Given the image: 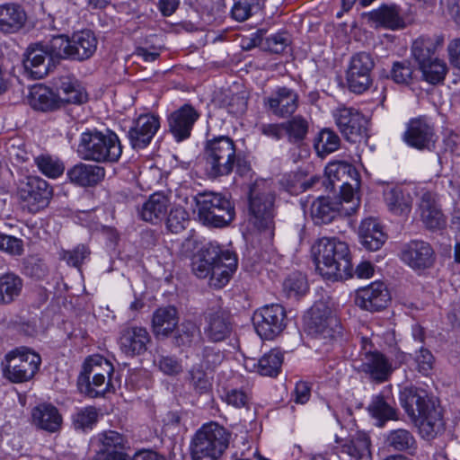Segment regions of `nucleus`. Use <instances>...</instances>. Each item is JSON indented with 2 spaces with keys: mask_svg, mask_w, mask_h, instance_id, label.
Instances as JSON below:
<instances>
[{
  "mask_svg": "<svg viewBox=\"0 0 460 460\" xmlns=\"http://www.w3.org/2000/svg\"><path fill=\"white\" fill-rule=\"evenodd\" d=\"M275 193L265 181H256L249 191V210L259 229L270 228L275 215Z\"/></svg>",
  "mask_w": 460,
  "mask_h": 460,
  "instance_id": "1a4fd4ad",
  "label": "nucleus"
},
{
  "mask_svg": "<svg viewBox=\"0 0 460 460\" xmlns=\"http://www.w3.org/2000/svg\"><path fill=\"white\" fill-rule=\"evenodd\" d=\"M189 221V213L181 207L176 206L171 208L167 219L166 227L172 234H179L185 229V226Z\"/></svg>",
  "mask_w": 460,
  "mask_h": 460,
  "instance_id": "13d9d810",
  "label": "nucleus"
},
{
  "mask_svg": "<svg viewBox=\"0 0 460 460\" xmlns=\"http://www.w3.org/2000/svg\"><path fill=\"white\" fill-rule=\"evenodd\" d=\"M209 274V285L215 288L225 287L237 268V257L234 252L223 250L220 260H217Z\"/></svg>",
  "mask_w": 460,
  "mask_h": 460,
  "instance_id": "bb28decb",
  "label": "nucleus"
},
{
  "mask_svg": "<svg viewBox=\"0 0 460 460\" xmlns=\"http://www.w3.org/2000/svg\"><path fill=\"white\" fill-rule=\"evenodd\" d=\"M90 255V250L84 244H79L73 250H63L60 253L62 260L70 266L79 268Z\"/></svg>",
  "mask_w": 460,
  "mask_h": 460,
  "instance_id": "338daca9",
  "label": "nucleus"
},
{
  "mask_svg": "<svg viewBox=\"0 0 460 460\" xmlns=\"http://www.w3.org/2000/svg\"><path fill=\"white\" fill-rule=\"evenodd\" d=\"M17 197L24 208L37 213L46 208L52 198V188L38 176H27L17 186Z\"/></svg>",
  "mask_w": 460,
  "mask_h": 460,
  "instance_id": "9d476101",
  "label": "nucleus"
},
{
  "mask_svg": "<svg viewBox=\"0 0 460 460\" xmlns=\"http://www.w3.org/2000/svg\"><path fill=\"white\" fill-rule=\"evenodd\" d=\"M23 56V67L28 76L32 79H41L49 74L53 59L45 45L31 44Z\"/></svg>",
  "mask_w": 460,
  "mask_h": 460,
  "instance_id": "f3484780",
  "label": "nucleus"
},
{
  "mask_svg": "<svg viewBox=\"0 0 460 460\" xmlns=\"http://www.w3.org/2000/svg\"><path fill=\"white\" fill-rule=\"evenodd\" d=\"M370 415L378 420V426L383 427L390 420H397V411L385 399L384 395L378 394L372 399L367 408Z\"/></svg>",
  "mask_w": 460,
  "mask_h": 460,
  "instance_id": "49530a36",
  "label": "nucleus"
},
{
  "mask_svg": "<svg viewBox=\"0 0 460 460\" xmlns=\"http://www.w3.org/2000/svg\"><path fill=\"white\" fill-rule=\"evenodd\" d=\"M252 323L261 339L273 340L287 326L286 310L278 304L262 306L254 312Z\"/></svg>",
  "mask_w": 460,
  "mask_h": 460,
  "instance_id": "9b49d317",
  "label": "nucleus"
},
{
  "mask_svg": "<svg viewBox=\"0 0 460 460\" xmlns=\"http://www.w3.org/2000/svg\"><path fill=\"white\" fill-rule=\"evenodd\" d=\"M99 417V410L93 406H88L78 410L74 417L73 421L75 429H92L97 422Z\"/></svg>",
  "mask_w": 460,
  "mask_h": 460,
  "instance_id": "052dcab7",
  "label": "nucleus"
},
{
  "mask_svg": "<svg viewBox=\"0 0 460 460\" xmlns=\"http://www.w3.org/2000/svg\"><path fill=\"white\" fill-rule=\"evenodd\" d=\"M40 356L28 348L21 347L5 356L4 376L13 383H23L31 379L40 368Z\"/></svg>",
  "mask_w": 460,
  "mask_h": 460,
  "instance_id": "6e6552de",
  "label": "nucleus"
},
{
  "mask_svg": "<svg viewBox=\"0 0 460 460\" xmlns=\"http://www.w3.org/2000/svg\"><path fill=\"white\" fill-rule=\"evenodd\" d=\"M231 433L216 422L204 424L190 443L192 460H218L229 446Z\"/></svg>",
  "mask_w": 460,
  "mask_h": 460,
  "instance_id": "20e7f679",
  "label": "nucleus"
},
{
  "mask_svg": "<svg viewBox=\"0 0 460 460\" xmlns=\"http://www.w3.org/2000/svg\"><path fill=\"white\" fill-rule=\"evenodd\" d=\"M222 249L216 243H209L204 246L192 261V271L200 279L209 276L217 260H220Z\"/></svg>",
  "mask_w": 460,
  "mask_h": 460,
  "instance_id": "e433bc0d",
  "label": "nucleus"
},
{
  "mask_svg": "<svg viewBox=\"0 0 460 460\" xmlns=\"http://www.w3.org/2000/svg\"><path fill=\"white\" fill-rule=\"evenodd\" d=\"M200 336V331L192 321H183L178 328L173 342L177 347H190Z\"/></svg>",
  "mask_w": 460,
  "mask_h": 460,
  "instance_id": "864d4df0",
  "label": "nucleus"
},
{
  "mask_svg": "<svg viewBox=\"0 0 460 460\" xmlns=\"http://www.w3.org/2000/svg\"><path fill=\"white\" fill-rule=\"evenodd\" d=\"M265 0H237L231 9V16L241 22L258 13L263 9Z\"/></svg>",
  "mask_w": 460,
  "mask_h": 460,
  "instance_id": "09e8293b",
  "label": "nucleus"
},
{
  "mask_svg": "<svg viewBox=\"0 0 460 460\" xmlns=\"http://www.w3.org/2000/svg\"><path fill=\"white\" fill-rule=\"evenodd\" d=\"M27 101L32 109L40 111H50L60 107L59 97L43 84L33 85L30 89Z\"/></svg>",
  "mask_w": 460,
  "mask_h": 460,
  "instance_id": "c9c22d12",
  "label": "nucleus"
},
{
  "mask_svg": "<svg viewBox=\"0 0 460 460\" xmlns=\"http://www.w3.org/2000/svg\"><path fill=\"white\" fill-rule=\"evenodd\" d=\"M400 402L410 419L419 424L423 436L433 438L442 429L441 411L426 391L414 386L404 387L400 393Z\"/></svg>",
  "mask_w": 460,
  "mask_h": 460,
  "instance_id": "f03ea898",
  "label": "nucleus"
},
{
  "mask_svg": "<svg viewBox=\"0 0 460 460\" xmlns=\"http://www.w3.org/2000/svg\"><path fill=\"white\" fill-rule=\"evenodd\" d=\"M66 175L72 183L81 187H93L103 180L105 170L99 165L79 163L68 169Z\"/></svg>",
  "mask_w": 460,
  "mask_h": 460,
  "instance_id": "c85d7f7f",
  "label": "nucleus"
},
{
  "mask_svg": "<svg viewBox=\"0 0 460 460\" xmlns=\"http://www.w3.org/2000/svg\"><path fill=\"white\" fill-rule=\"evenodd\" d=\"M179 323L178 310L173 305L157 308L152 318V330L156 337H168Z\"/></svg>",
  "mask_w": 460,
  "mask_h": 460,
  "instance_id": "7c9ffc66",
  "label": "nucleus"
},
{
  "mask_svg": "<svg viewBox=\"0 0 460 460\" xmlns=\"http://www.w3.org/2000/svg\"><path fill=\"white\" fill-rule=\"evenodd\" d=\"M283 363V354L278 349H273L264 354L259 360L252 358L244 359V367L252 372H256L261 376H276L280 371Z\"/></svg>",
  "mask_w": 460,
  "mask_h": 460,
  "instance_id": "cd10ccee",
  "label": "nucleus"
},
{
  "mask_svg": "<svg viewBox=\"0 0 460 460\" xmlns=\"http://www.w3.org/2000/svg\"><path fill=\"white\" fill-rule=\"evenodd\" d=\"M307 288L305 276L298 272L289 275L283 283V290L288 297L304 295Z\"/></svg>",
  "mask_w": 460,
  "mask_h": 460,
  "instance_id": "bf43d9fd",
  "label": "nucleus"
},
{
  "mask_svg": "<svg viewBox=\"0 0 460 460\" xmlns=\"http://www.w3.org/2000/svg\"><path fill=\"white\" fill-rule=\"evenodd\" d=\"M401 259L412 269L424 270L433 265L435 252L429 243L412 240L402 246Z\"/></svg>",
  "mask_w": 460,
  "mask_h": 460,
  "instance_id": "a211bd4d",
  "label": "nucleus"
},
{
  "mask_svg": "<svg viewBox=\"0 0 460 460\" xmlns=\"http://www.w3.org/2000/svg\"><path fill=\"white\" fill-rule=\"evenodd\" d=\"M113 371L112 364L102 356L87 358L77 379L80 393L91 398L104 395L111 385Z\"/></svg>",
  "mask_w": 460,
  "mask_h": 460,
  "instance_id": "39448f33",
  "label": "nucleus"
},
{
  "mask_svg": "<svg viewBox=\"0 0 460 460\" xmlns=\"http://www.w3.org/2000/svg\"><path fill=\"white\" fill-rule=\"evenodd\" d=\"M326 180L323 181V184H326L327 188L335 190L339 185H345L352 180L358 185V172L356 169L347 163H335L330 164L325 169Z\"/></svg>",
  "mask_w": 460,
  "mask_h": 460,
  "instance_id": "4c0bfd02",
  "label": "nucleus"
},
{
  "mask_svg": "<svg viewBox=\"0 0 460 460\" xmlns=\"http://www.w3.org/2000/svg\"><path fill=\"white\" fill-rule=\"evenodd\" d=\"M340 443L341 453L347 454L352 459L359 460L370 456V438L365 432H356L348 438L341 439Z\"/></svg>",
  "mask_w": 460,
  "mask_h": 460,
  "instance_id": "58836bf2",
  "label": "nucleus"
},
{
  "mask_svg": "<svg viewBox=\"0 0 460 460\" xmlns=\"http://www.w3.org/2000/svg\"><path fill=\"white\" fill-rule=\"evenodd\" d=\"M98 440L100 447L96 455L102 456L127 455L124 452L127 440L120 433L115 430H105L98 435Z\"/></svg>",
  "mask_w": 460,
  "mask_h": 460,
  "instance_id": "79ce46f5",
  "label": "nucleus"
},
{
  "mask_svg": "<svg viewBox=\"0 0 460 460\" xmlns=\"http://www.w3.org/2000/svg\"><path fill=\"white\" fill-rule=\"evenodd\" d=\"M425 81L431 84H437L444 81L447 73V66L445 61L438 58L419 66Z\"/></svg>",
  "mask_w": 460,
  "mask_h": 460,
  "instance_id": "8fccbe9b",
  "label": "nucleus"
},
{
  "mask_svg": "<svg viewBox=\"0 0 460 460\" xmlns=\"http://www.w3.org/2000/svg\"><path fill=\"white\" fill-rule=\"evenodd\" d=\"M415 369L422 376H430L434 365L435 358L431 351L424 347H420L414 354Z\"/></svg>",
  "mask_w": 460,
  "mask_h": 460,
  "instance_id": "680f3d73",
  "label": "nucleus"
},
{
  "mask_svg": "<svg viewBox=\"0 0 460 460\" xmlns=\"http://www.w3.org/2000/svg\"><path fill=\"white\" fill-rule=\"evenodd\" d=\"M160 128V120L153 114L140 115L128 130V137L134 149H142L148 146Z\"/></svg>",
  "mask_w": 460,
  "mask_h": 460,
  "instance_id": "412c9836",
  "label": "nucleus"
},
{
  "mask_svg": "<svg viewBox=\"0 0 460 460\" xmlns=\"http://www.w3.org/2000/svg\"><path fill=\"white\" fill-rule=\"evenodd\" d=\"M413 68L407 60L394 62L391 70V78L400 84L408 85L412 81Z\"/></svg>",
  "mask_w": 460,
  "mask_h": 460,
  "instance_id": "69168bd1",
  "label": "nucleus"
},
{
  "mask_svg": "<svg viewBox=\"0 0 460 460\" xmlns=\"http://www.w3.org/2000/svg\"><path fill=\"white\" fill-rule=\"evenodd\" d=\"M309 332L324 342L336 339L341 334L339 320L324 304H315L309 312Z\"/></svg>",
  "mask_w": 460,
  "mask_h": 460,
  "instance_id": "ddd939ff",
  "label": "nucleus"
},
{
  "mask_svg": "<svg viewBox=\"0 0 460 460\" xmlns=\"http://www.w3.org/2000/svg\"><path fill=\"white\" fill-rule=\"evenodd\" d=\"M27 13L22 5L9 2L0 4V32L13 34L20 31L27 22Z\"/></svg>",
  "mask_w": 460,
  "mask_h": 460,
  "instance_id": "a878e982",
  "label": "nucleus"
},
{
  "mask_svg": "<svg viewBox=\"0 0 460 460\" xmlns=\"http://www.w3.org/2000/svg\"><path fill=\"white\" fill-rule=\"evenodd\" d=\"M150 341L151 337L146 328L128 326L122 329L119 343L124 354L134 357L143 354Z\"/></svg>",
  "mask_w": 460,
  "mask_h": 460,
  "instance_id": "b1692460",
  "label": "nucleus"
},
{
  "mask_svg": "<svg viewBox=\"0 0 460 460\" xmlns=\"http://www.w3.org/2000/svg\"><path fill=\"white\" fill-rule=\"evenodd\" d=\"M58 96L60 99V105L66 103H83L87 100L85 93L69 81H63L58 89Z\"/></svg>",
  "mask_w": 460,
  "mask_h": 460,
  "instance_id": "6e6d98bb",
  "label": "nucleus"
},
{
  "mask_svg": "<svg viewBox=\"0 0 460 460\" xmlns=\"http://www.w3.org/2000/svg\"><path fill=\"white\" fill-rule=\"evenodd\" d=\"M284 132L288 135L291 143L302 142L308 132V121L300 115L293 117L291 119L283 122Z\"/></svg>",
  "mask_w": 460,
  "mask_h": 460,
  "instance_id": "603ef678",
  "label": "nucleus"
},
{
  "mask_svg": "<svg viewBox=\"0 0 460 460\" xmlns=\"http://www.w3.org/2000/svg\"><path fill=\"white\" fill-rule=\"evenodd\" d=\"M356 363L358 365L355 367L358 372L364 373L371 381L378 384L386 382L394 372L391 362L378 350L361 352Z\"/></svg>",
  "mask_w": 460,
  "mask_h": 460,
  "instance_id": "2eb2a0df",
  "label": "nucleus"
},
{
  "mask_svg": "<svg viewBox=\"0 0 460 460\" xmlns=\"http://www.w3.org/2000/svg\"><path fill=\"white\" fill-rule=\"evenodd\" d=\"M361 244L368 251H377L385 243L386 235L376 219H364L358 228Z\"/></svg>",
  "mask_w": 460,
  "mask_h": 460,
  "instance_id": "72a5a7b5",
  "label": "nucleus"
},
{
  "mask_svg": "<svg viewBox=\"0 0 460 460\" xmlns=\"http://www.w3.org/2000/svg\"><path fill=\"white\" fill-rule=\"evenodd\" d=\"M341 139L339 136L330 128H323L318 134L314 143L317 154L323 157L328 154L336 151L340 147Z\"/></svg>",
  "mask_w": 460,
  "mask_h": 460,
  "instance_id": "3c124183",
  "label": "nucleus"
},
{
  "mask_svg": "<svg viewBox=\"0 0 460 460\" xmlns=\"http://www.w3.org/2000/svg\"><path fill=\"white\" fill-rule=\"evenodd\" d=\"M155 364L168 376H176L182 372L181 363L175 357L160 355L155 358Z\"/></svg>",
  "mask_w": 460,
  "mask_h": 460,
  "instance_id": "774afa93",
  "label": "nucleus"
},
{
  "mask_svg": "<svg viewBox=\"0 0 460 460\" xmlns=\"http://www.w3.org/2000/svg\"><path fill=\"white\" fill-rule=\"evenodd\" d=\"M390 295L383 282H373L356 291L355 304L367 311H379L387 306Z\"/></svg>",
  "mask_w": 460,
  "mask_h": 460,
  "instance_id": "aec40b11",
  "label": "nucleus"
},
{
  "mask_svg": "<svg viewBox=\"0 0 460 460\" xmlns=\"http://www.w3.org/2000/svg\"><path fill=\"white\" fill-rule=\"evenodd\" d=\"M199 220L205 226L224 227L234 218L232 202L221 193L204 191L195 198Z\"/></svg>",
  "mask_w": 460,
  "mask_h": 460,
  "instance_id": "423d86ee",
  "label": "nucleus"
},
{
  "mask_svg": "<svg viewBox=\"0 0 460 460\" xmlns=\"http://www.w3.org/2000/svg\"><path fill=\"white\" fill-rule=\"evenodd\" d=\"M404 140L417 149H430L436 141L434 128L422 118L413 119L408 124Z\"/></svg>",
  "mask_w": 460,
  "mask_h": 460,
  "instance_id": "5701e85b",
  "label": "nucleus"
},
{
  "mask_svg": "<svg viewBox=\"0 0 460 460\" xmlns=\"http://www.w3.org/2000/svg\"><path fill=\"white\" fill-rule=\"evenodd\" d=\"M343 213L338 202L320 197L311 205V217L315 225L328 224Z\"/></svg>",
  "mask_w": 460,
  "mask_h": 460,
  "instance_id": "a19ab883",
  "label": "nucleus"
},
{
  "mask_svg": "<svg viewBox=\"0 0 460 460\" xmlns=\"http://www.w3.org/2000/svg\"><path fill=\"white\" fill-rule=\"evenodd\" d=\"M205 333L208 338L218 342L226 339L232 332L231 315L222 307H211L204 313Z\"/></svg>",
  "mask_w": 460,
  "mask_h": 460,
  "instance_id": "6ab92c4d",
  "label": "nucleus"
},
{
  "mask_svg": "<svg viewBox=\"0 0 460 460\" xmlns=\"http://www.w3.org/2000/svg\"><path fill=\"white\" fill-rule=\"evenodd\" d=\"M169 206L168 197L161 192H156L144 202L138 210V215L144 221L157 224L167 215Z\"/></svg>",
  "mask_w": 460,
  "mask_h": 460,
  "instance_id": "2f4dec72",
  "label": "nucleus"
},
{
  "mask_svg": "<svg viewBox=\"0 0 460 460\" xmlns=\"http://www.w3.org/2000/svg\"><path fill=\"white\" fill-rule=\"evenodd\" d=\"M375 67V60L367 52L354 54L349 61L346 81L349 89L358 94L366 92L372 84V70Z\"/></svg>",
  "mask_w": 460,
  "mask_h": 460,
  "instance_id": "f8f14e48",
  "label": "nucleus"
},
{
  "mask_svg": "<svg viewBox=\"0 0 460 460\" xmlns=\"http://www.w3.org/2000/svg\"><path fill=\"white\" fill-rule=\"evenodd\" d=\"M338 188L341 190V202L338 204L345 215H350L359 205L358 199L355 197L354 188L350 182L339 185Z\"/></svg>",
  "mask_w": 460,
  "mask_h": 460,
  "instance_id": "e2e57ef3",
  "label": "nucleus"
},
{
  "mask_svg": "<svg viewBox=\"0 0 460 460\" xmlns=\"http://www.w3.org/2000/svg\"><path fill=\"white\" fill-rule=\"evenodd\" d=\"M31 419L37 428L48 432L58 431L62 424V417L58 410L49 403H41L34 407Z\"/></svg>",
  "mask_w": 460,
  "mask_h": 460,
  "instance_id": "473e14b6",
  "label": "nucleus"
},
{
  "mask_svg": "<svg viewBox=\"0 0 460 460\" xmlns=\"http://www.w3.org/2000/svg\"><path fill=\"white\" fill-rule=\"evenodd\" d=\"M333 116L337 127L348 141L357 143L367 137L368 121L358 110L341 107Z\"/></svg>",
  "mask_w": 460,
  "mask_h": 460,
  "instance_id": "4468645a",
  "label": "nucleus"
},
{
  "mask_svg": "<svg viewBox=\"0 0 460 460\" xmlns=\"http://www.w3.org/2000/svg\"><path fill=\"white\" fill-rule=\"evenodd\" d=\"M316 270L332 280L346 279L352 276V264L349 246L336 238L319 239L311 249Z\"/></svg>",
  "mask_w": 460,
  "mask_h": 460,
  "instance_id": "f257e3e1",
  "label": "nucleus"
},
{
  "mask_svg": "<svg viewBox=\"0 0 460 460\" xmlns=\"http://www.w3.org/2000/svg\"><path fill=\"white\" fill-rule=\"evenodd\" d=\"M199 117V112L190 104H184L169 116V128L177 141H181L190 137L193 125Z\"/></svg>",
  "mask_w": 460,
  "mask_h": 460,
  "instance_id": "393cba45",
  "label": "nucleus"
},
{
  "mask_svg": "<svg viewBox=\"0 0 460 460\" xmlns=\"http://www.w3.org/2000/svg\"><path fill=\"white\" fill-rule=\"evenodd\" d=\"M436 42L430 38L420 37L414 40L411 47V55L419 66L429 61L438 59L435 57Z\"/></svg>",
  "mask_w": 460,
  "mask_h": 460,
  "instance_id": "de8ad7c7",
  "label": "nucleus"
},
{
  "mask_svg": "<svg viewBox=\"0 0 460 460\" xmlns=\"http://www.w3.org/2000/svg\"><path fill=\"white\" fill-rule=\"evenodd\" d=\"M35 164L38 169L49 178L60 176L65 170L63 163L50 155H40L36 157Z\"/></svg>",
  "mask_w": 460,
  "mask_h": 460,
  "instance_id": "4d7b16f0",
  "label": "nucleus"
},
{
  "mask_svg": "<svg viewBox=\"0 0 460 460\" xmlns=\"http://www.w3.org/2000/svg\"><path fill=\"white\" fill-rule=\"evenodd\" d=\"M420 218L427 228L431 230L441 229L446 226V218L438 208L435 195L431 192H424L419 202Z\"/></svg>",
  "mask_w": 460,
  "mask_h": 460,
  "instance_id": "c756f323",
  "label": "nucleus"
},
{
  "mask_svg": "<svg viewBox=\"0 0 460 460\" xmlns=\"http://www.w3.org/2000/svg\"><path fill=\"white\" fill-rule=\"evenodd\" d=\"M72 37L65 35L55 36L49 45H45L52 59L70 58Z\"/></svg>",
  "mask_w": 460,
  "mask_h": 460,
  "instance_id": "5fc2aeb1",
  "label": "nucleus"
},
{
  "mask_svg": "<svg viewBox=\"0 0 460 460\" xmlns=\"http://www.w3.org/2000/svg\"><path fill=\"white\" fill-rule=\"evenodd\" d=\"M97 49V39L93 31L84 30L72 35L70 58L74 60H86L90 58Z\"/></svg>",
  "mask_w": 460,
  "mask_h": 460,
  "instance_id": "f704fd0d",
  "label": "nucleus"
},
{
  "mask_svg": "<svg viewBox=\"0 0 460 460\" xmlns=\"http://www.w3.org/2000/svg\"><path fill=\"white\" fill-rule=\"evenodd\" d=\"M264 35L265 31L261 30L254 33L250 40L251 43L247 46V49L258 46L263 50L279 54L282 53L290 43L289 37L285 32L275 33L268 37Z\"/></svg>",
  "mask_w": 460,
  "mask_h": 460,
  "instance_id": "ea45409f",
  "label": "nucleus"
},
{
  "mask_svg": "<svg viewBox=\"0 0 460 460\" xmlns=\"http://www.w3.org/2000/svg\"><path fill=\"white\" fill-rule=\"evenodd\" d=\"M204 158L209 178L228 175L235 163V145L228 137H215L207 142Z\"/></svg>",
  "mask_w": 460,
  "mask_h": 460,
  "instance_id": "0eeeda50",
  "label": "nucleus"
},
{
  "mask_svg": "<svg viewBox=\"0 0 460 460\" xmlns=\"http://www.w3.org/2000/svg\"><path fill=\"white\" fill-rule=\"evenodd\" d=\"M270 112L279 118L291 116L298 107V94L286 86L279 87L270 97L264 100Z\"/></svg>",
  "mask_w": 460,
  "mask_h": 460,
  "instance_id": "4be33fe9",
  "label": "nucleus"
},
{
  "mask_svg": "<svg viewBox=\"0 0 460 460\" xmlns=\"http://www.w3.org/2000/svg\"><path fill=\"white\" fill-rule=\"evenodd\" d=\"M23 283L14 273H5L0 276V305H9L21 294Z\"/></svg>",
  "mask_w": 460,
  "mask_h": 460,
  "instance_id": "37998d69",
  "label": "nucleus"
},
{
  "mask_svg": "<svg viewBox=\"0 0 460 460\" xmlns=\"http://www.w3.org/2000/svg\"><path fill=\"white\" fill-rule=\"evenodd\" d=\"M385 199L390 211L395 215H407L410 213L412 199L408 193L402 189L393 188L385 191Z\"/></svg>",
  "mask_w": 460,
  "mask_h": 460,
  "instance_id": "a18cd8bd",
  "label": "nucleus"
},
{
  "mask_svg": "<svg viewBox=\"0 0 460 460\" xmlns=\"http://www.w3.org/2000/svg\"><path fill=\"white\" fill-rule=\"evenodd\" d=\"M385 443L395 451H406L413 454L417 449V441L413 434L406 429H396L389 432Z\"/></svg>",
  "mask_w": 460,
  "mask_h": 460,
  "instance_id": "c03bdc74",
  "label": "nucleus"
},
{
  "mask_svg": "<svg viewBox=\"0 0 460 460\" xmlns=\"http://www.w3.org/2000/svg\"><path fill=\"white\" fill-rule=\"evenodd\" d=\"M77 154L85 161L115 163L122 154V147L115 133L93 129L81 134Z\"/></svg>",
  "mask_w": 460,
  "mask_h": 460,
  "instance_id": "7ed1b4c3",
  "label": "nucleus"
},
{
  "mask_svg": "<svg viewBox=\"0 0 460 460\" xmlns=\"http://www.w3.org/2000/svg\"><path fill=\"white\" fill-rule=\"evenodd\" d=\"M363 18L375 29L398 31L407 26L401 7L395 4H384L377 9L363 13Z\"/></svg>",
  "mask_w": 460,
  "mask_h": 460,
  "instance_id": "dca6fc26",
  "label": "nucleus"
},
{
  "mask_svg": "<svg viewBox=\"0 0 460 460\" xmlns=\"http://www.w3.org/2000/svg\"><path fill=\"white\" fill-rule=\"evenodd\" d=\"M190 383L196 393L208 394L212 389V383L208 374L200 367H192L190 372Z\"/></svg>",
  "mask_w": 460,
  "mask_h": 460,
  "instance_id": "0e129e2a",
  "label": "nucleus"
}]
</instances>
